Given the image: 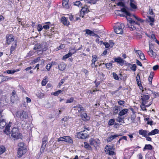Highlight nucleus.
<instances>
[{
    "instance_id": "obj_9",
    "label": "nucleus",
    "mask_w": 159,
    "mask_h": 159,
    "mask_svg": "<svg viewBox=\"0 0 159 159\" xmlns=\"http://www.w3.org/2000/svg\"><path fill=\"white\" fill-rule=\"evenodd\" d=\"M141 97L142 103L143 104H146L148 102L150 98L149 95L148 94H142Z\"/></svg>"
},
{
    "instance_id": "obj_56",
    "label": "nucleus",
    "mask_w": 159,
    "mask_h": 159,
    "mask_svg": "<svg viewBox=\"0 0 159 159\" xmlns=\"http://www.w3.org/2000/svg\"><path fill=\"white\" fill-rule=\"evenodd\" d=\"M113 77L114 79L116 80H118L119 77L117 75L115 72H113L112 73Z\"/></svg>"
},
{
    "instance_id": "obj_31",
    "label": "nucleus",
    "mask_w": 159,
    "mask_h": 159,
    "mask_svg": "<svg viewBox=\"0 0 159 159\" xmlns=\"http://www.w3.org/2000/svg\"><path fill=\"white\" fill-rule=\"evenodd\" d=\"M119 107L118 106H115L113 108V113L115 114H117L119 111Z\"/></svg>"
},
{
    "instance_id": "obj_58",
    "label": "nucleus",
    "mask_w": 159,
    "mask_h": 159,
    "mask_svg": "<svg viewBox=\"0 0 159 159\" xmlns=\"http://www.w3.org/2000/svg\"><path fill=\"white\" fill-rule=\"evenodd\" d=\"M43 29H44L46 30L48 29L50 27V25L48 24H46L45 25L43 26Z\"/></svg>"
},
{
    "instance_id": "obj_32",
    "label": "nucleus",
    "mask_w": 159,
    "mask_h": 159,
    "mask_svg": "<svg viewBox=\"0 0 159 159\" xmlns=\"http://www.w3.org/2000/svg\"><path fill=\"white\" fill-rule=\"evenodd\" d=\"M6 123L4 120L2 119L0 121V128H3L6 125Z\"/></svg>"
},
{
    "instance_id": "obj_33",
    "label": "nucleus",
    "mask_w": 159,
    "mask_h": 159,
    "mask_svg": "<svg viewBox=\"0 0 159 159\" xmlns=\"http://www.w3.org/2000/svg\"><path fill=\"white\" fill-rule=\"evenodd\" d=\"M130 5L131 8L133 9H135L137 8V6L135 4L134 1H130Z\"/></svg>"
},
{
    "instance_id": "obj_7",
    "label": "nucleus",
    "mask_w": 159,
    "mask_h": 159,
    "mask_svg": "<svg viewBox=\"0 0 159 159\" xmlns=\"http://www.w3.org/2000/svg\"><path fill=\"white\" fill-rule=\"evenodd\" d=\"M105 151L107 154H108L110 155H113L115 154L112 146L107 145L105 148Z\"/></svg>"
},
{
    "instance_id": "obj_41",
    "label": "nucleus",
    "mask_w": 159,
    "mask_h": 159,
    "mask_svg": "<svg viewBox=\"0 0 159 159\" xmlns=\"http://www.w3.org/2000/svg\"><path fill=\"white\" fill-rule=\"evenodd\" d=\"M136 78L137 84L139 86H140L141 84V83L140 81V76L138 74L137 75Z\"/></svg>"
},
{
    "instance_id": "obj_59",
    "label": "nucleus",
    "mask_w": 159,
    "mask_h": 159,
    "mask_svg": "<svg viewBox=\"0 0 159 159\" xmlns=\"http://www.w3.org/2000/svg\"><path fill=\"white\" fill-rule=\"evenodd\" d=\"M76 51L75 50L74 48L70 50L69 51V53H71V56L73 54H74L75 52H76Z\"/></svg>"
},
{
    "instance_id": "obj_37",
    "label": "nucleus",
    "mask_w": 159,
    "mask_h": 159,
    "mask_svg": "<svg viewBox=\"0 0 159 159\" xmlns=\"http://www.w3.org/2000/svg\"><path fill=\"white\" fill-rule=\"evenodd\" d=\"M74 5L77 6L78 7H82V3L80 1H76L75 2H74Z\"/></svg>"
},
{
    "instance_id": "obj_46",
    "label": "nucleus",
    "mask_w": 159,
    "mask_h": 159,
    "mask_svg": "<svg viewBox=\"0 0 159 159\" xmlns=\"http://www.w3.org/2000/svg\"><path fill=\"white\" fill-rule=\"evenodd\" d=\"M5 151V148L3 146L0 147V155L3 153Z\"/></svg>"
},
{
    "instance_id": "obj_26",
    "label": "nucleus",
    "mask_w": 159,
    "mask_h": 159,
    "mask_svg": "<svg viewBox=\"0 0 159 159\" xmlns=\"http://www.w3.org/2000/svg\"><path fill=\"white\" fill-rule=\"evenodd\" d=\"M64 141L66 142L71 143L72 142V140L71 138L69 136H64Z\"/></svg>"
},
{
    "instance_id": "obj_2",
    "label": "nucleus",
    "mask_w": 159,
    "mask_h": 159,
    "mask_svg": "<svg viewBox=\"0 0 159 159\" xmlns=\"http://www.w3.org/2000/svg\"><path fill=\"white\" fill-rule=\"evenodd\" d=\"M16 117L20 120L25 121L28 118L27 113L25 111L20 110L17 111L16 114Z\"/></svg>"
},
{
    "instance_id": "obj_50",
    "label": "nucleus",
    "mask_w": 159,
    "mask_h": 159,
    "mask_svg": "<svg viewBox=\"0 0 159 159\" xmlns=\"http://www.w3.org/2000/svg\"><path fill=\"white\" fill-rule=\"evenodd\" d=\"M99 0H88V2L91 4H95Z\"/></svg>"
},
{
    "instance_id": "obj_61",
    "label": "nucleus",
    "mask_w": 159,
    "mask_h": 159,
    "mask_svg": "<svg viewBox=\"0 0 159 159\" xmlns=\"http://www.w3.org/2000/svg\"><path fill=\"white\" fill-rule=\"evenodd\" d=\"M57 139V141L58 142H59L60 141H64V136L60 137L59 138H58Z\"/></svg>"
},
{
    "instance_id": "obj_12",
    "label": "nucleus",
    "mask_w": 159,
    "mask_h": 159,
    "mask_svg": "<svg viewBox=\"0 0 159 159\" xmlns=\"http://www.w3.org/2000/svg\"><path fill=\"white\" fill-rule=\"evenodd\" d=\"M41 47L40 45L37 44L35 45L34 48V50H38L37 51V53L39 55L42 54L43 52L42 48H41Z\"/></svg>"
},
{
    "instance_id": "obj_44",
    "label": "nucleus",
    "mask_w": 159,
    "mask_h": 159,
    "mask_svg": "<svg viewBox=\"0 0 159 159\" xmlns=\"http://www.w3.org/2000/svg\"><path fill=\"white\" fill-rule=\"evenodd\" d=\"M71 56V53H68V54L64 55L62 57L63 60H66Z\"/></svg>"
},
{
    "instance_id": "obj_48",
    "label": "nucleus",
    "mask_w": 159,
    "mask_h": 159,
    "mask_svg": "<svg viewBox=\"0 0 159 159\" xmlns=\"http://www.w3.org/2000/svg\"><path fill=\"white\" fill-rule=\"evenodd\" d=\"M134 24H131L128 25H129V27L130 28V30H134L136 29V27L135 26H134Z\"/></svg>"
},
{
    "instance_id": "obj_42",
    "label": "nucleus",
    "mask_w": 159,
    "mask_h": 159,
    "mask_svg": "<svg viewBox=\"0 0 159 159\" xmlns=\"http://www.w3.org/2000/svg\"><path fill=\"white\" fill-rule=\"evenodd\" d=\"M115 122V119H112L109 120L108 122V124L110 126L114 124Z\"/></svg>"
},
{
    "instance_id": "obj_16",
    "label": "nucleus",
    "mask_w": 159,
    "mask_h": 159,
    "mask_svg": "<svg viewBox=\"0 0 159 159\" xmlns=\"http://www.w3.org/2000/svg\"><path fill=\"white\" fill-rule=\"evenodd\" d=\"M17 46V41H15L12 44L10 48V53L11 54L12 53L13 51L15 50Z\"/></svg>"
},
{
    "instance_id": "obj_11",
    "label": "nucleus",
    "mask_w": 159,
    "mask_h": 159,
    "mask_svg": "<svg viewBox=\"0 0 159 159\" xmlns=\"http://www.w3.org/2000/svg\"><path fill=\"white\" fill-rule=\"evenodd\" d=\"M81 116L82 119L84 121L89 120L90 119V117L87 115L86 113L83 112L81 113Z\"/></svg>"
},
{
    "instance_id": "obj_22",
    "label": "nucleus",
    "mask_w": 159,
    "mask_h": 159,
    "mask_svg": "<svg viewBox=\"0 0 159 159\" xmlns=\"http://www.w3.org/2000/svg\"><path fill=\"white\" fill-rule=\"evenodd\" d=\"M125 151L124 154L125 156L126 155V153H128V157H129L134 152L133 150L129 151L127 149H125ZM126 157H127V156H126Z\"/></svg>"
},
{
    "instance_id": "obj_20",
    "label": "nucleus",
    "mask_w": 159,
    "mask_h": 159,
    "mask_svg": "<svg viewBox=\"0 0 159 159\" xmlns=\"http://www.w3.org/2000/svg\"><path fill=\"white\" fill-rule=\"evenodd\" d=\"M86 34L88 35H89L91 36H95L97 35L95 33H94L93 31L89 29H86L85 30Z\"/></svg>"
},
{
    "instance_id": "obj_52",
    "label": "nucleus",
    "mask_w": 159,
    "mask_h": 159,
    "mask_svg": "<svg viewBox=\"0 0 159 159\" xmlns=\"http://www.w3.org/2000/svg\"><path fill=\"white\" fill-rule=\"evenodd\" d=\"M105 65L107 69H111V68L112 64L111 63H107L105 64Z\"/></svg>"
},
{
    "instance_id": "obj_28",
    "label": "nucleus",
    "mask_w": 159,
    "mask_h": 159,
    "mask_svg": "<svg viewBox=\"0 0 159 159\" xmlns=\"http://www.w3.org/2000/svg\"><path fill=\"white\" fill-rule=\"evenodd\" d=\"M152 146L150 144H146L144 148H143V151L146 150H152Z\"/></svg>"
},
{
    "instance_id": "obj_54",
    "label": "nucleus",
    "mask_w": 159,
    "mask_h": 159,
    "mask_svg": "<svg viewBox=\"0 0 159 159\" xmlns=\"http://www.w3.org/2000/svg\"><path fill=\"white\" fill-rule=\"evenodd\" d=\"M6 72L8 74H13L15 73V71L14 70H7L6 71Z\"/></svg>"
},
{
    "instance_id": "obj_14",
    "label": "nucleus",
    "mask_w": 159,
    "mask_h": 159,
    "mask_svg": "<svg viewBox=\"0 0 159 159\" xmlns=\"http://www.w3.org/2000/svg\"><path fill=\"white\" fill-rule=\"evenodd\" d=\"M147 36L149 37L150 39L149 41L151 42L155 41L157 43V41H158L156 39L155 35L154 34H152L150 35H147Z\"/></svg>"
},
{
    "instance_id": "obj_47",
    "label": "nucleus",
    "mask_w": 159,
    "mask_h": 159,
    "mask_svg": "<svg viewBox=\"0 0 159 159\" xmlns=\"http://www.w3.org/2000/svg\"><path fill=\"white\" fill-rule=\"evenodd\" d=\"M16 92L15 91L13 90L12 93H11V100L12 101H14V98L15 97V95H16Z\"/></svg>"
},
{
    "instance_id": "obj_6",
    "label": "nucleus",
    "mask_w": 159,
    "mask_h": 159,
    "mask_svg": "<svg viewBox=\"0 0 159 159\" xmlns=\"http://www.w3.org/2000/svg\"><path fill=\"white\" fill-rule=\"evenodd\" d=\"M76 136L79 139H85L88 137V135L85 133V131H84L77 133L76 134Z\"/></svg>"
},
{
    "instance_id": "obj_38",
    "label": "nucleus",
    "mask_w": 159,
    "mask_h": 159,
    "mask_svg": "<svg viewBox=\"0 0 159 159\" xmlns=\"http://www.w3.org/2000/svg\"><path fill=\"white\" fill-rule=\"evenodd\" d=\"M114 60L115 61L119 63H123V60L120 57L116 58Z\"/></svg>"
},
{
    "instance_id": "obj_64",
    "label": "nucleus",
    "mask_w": 159,
    "mask_h": 159,
    "mask_svg": "<svg viewBox=\"0 0 159 159\" xmlns=\"http://www.w3.org/2000/svg\"><path fill=\"white\" fill-rule=\"evenodd\" d=\"M140 58L142 60H144L145 59V56L144 54L143 53L141 54L139 56Z\"/></svg>"
},
{
    "instance_id": "obj_34",
    "label": "nucleus",
    "mask_w": 159,
    "mask_h": 159,
    "mask_svg": "<svg viewBox=\"0 0 159 159\" xmlns=\"http://www.w3.org/2000/svg\"><path fill=\"white\" fill-rule=\"evenodd\" d=\"M46 141H43L41 147L40 148V151L42 152H43L44 149H45L46 145Z\"/></svg>"
},
{
    "instance_id": "obj_39",
    "label": "nucleus",
    "mask_w": 159,
    "mask_h": 159,
    "mask_svg": "<svg viewBox=\"0 0 159 159\" xmlns=\"http://www.w3.org/2000/svg\"><path fill=\"white\" fill-rule=\"evenodd\" d=\"M148 53L152 57H155V54L152 49H150L149 50L148 52Z\"/></svg>"
},
{
    "instance_id": "obj_57",
    "label": "nucleus",
    "mask_w": 159,
    "mask_h": 159,
    "mask_svg": "<svg viewBox=\"0 0 159 159\" xmlns=\"http://www.w3.org/2000/svg\"><path fill=\"white\" fill-rule=\"evenodd\" d=\"M84 147L87 149H89L90 147L89 144L87 142H85L84 143Z\"/></svg>"
},
{
    "instance_id": "obj_25",
    "label": "nucleus",
    "mask_w": 159,
    "mask_h": 159,
    "mask_svg": "<svg viewBox=\"0 0 159 159\" xmlns=\"http://www.w3.org/2000/svg\"><path fill=\"white\" fill-rule=\"evenodd\" d=\"M159 132V130L158 129H154L153 130H152L151 132L148 133V136L149 135H154L157 133Z\"/></svg>"
},
{
    "instance_id": "obj_10",
    "label": "nucleus",
    "mask_w": 159,
    "mask_h": 159,
    "mask_svg": "<svg viewBox=\"0 0 159 159\" xmlns=\"http://www.w3.org/2000/svg\"><path fill=\"white\" fill-rule=\"evenodd\" d=\"M27 150L25 148H18L17 152V156L18 157H21L26 152Z\"/></svg>"
},
{
    "instance_id": "obj_17",
    "label": "nucleus",
    "mask_w": 159,
    "mask_h": 159,
    "mask_svg": "<svg viewBox=\"0 0 159 159\" xmlns=\"http://www.w3.org/2000/svg\"><path fill=\"white\" fill-rule=\"evenodd\" d=\"M92 63L91 66L92 67H93L95 66V63L96 61L98 60V57L96 55H94L92 56Z\"/></svg>"
},
{
    "instance_id": "obj_18",
    "label": "nucleus",
    "mask_w": 159,
    "mask_h": 159,
    "mask_svg": "<svg viewBox=\"0 0 159 159\" xmlns=\"http://www.w3.org/2000/svg\"><path fill=\"white\" fill-rule=\"evenodd\" d=\"M147 131L146 130L141 129L139 131V134L142 135L144 137H146V136H148Z\"/></svg>"
},
{
    "instance_id": "obj_3",
    "label": "nucleus",
    "mask_w": 159,
    "mask_h": 159,
    "mask_svg": "<svg viewBox=\"0 0 159 159\" xmlns=\"http://www.w3.org/2000/svg\"><path fill=\"white\" fill-rule=\"evenodd\" d=\"M125 27L124 24L117 23L114 27V30L116 34H122L123 32V29Z\"/></svg>"
},
{
    "instance_id": "obj_63",
    "label": "nucleus",
    "mask_w": 159,
    "mask_h": 159,
    "mask_svg": "<svg viewBox=\"0 0 159 159\" xmlns=\"http://www.w3.org/2000/svg\"><path fill=\"white\" fill-rule=\"evenodd\" d=\"M117 5L119 6L124 7V4L123 2H120L117 4Z\"/></svg>"
},
{
    "instance_id": "obj_36",
    "label": "nucleus",
    "mask_w": 159,
    "mask_h": 159,
    "mask_svg": "<svg viewBox=\"0 0 159 159\" xmlns=\"http://www.w3.org/2000/svg\"><path fill=\"white\" fill-rule=\"evenodd\" d=\"M122 116L119 115L116 119V120L118 122L121 123L124 122V118H122Z\"/></svg>"
},
{
    "instance_id": "obj_19",
    "label": "nucleus",
    "mask_w": 159,
    "mask_h": 159,
    "mask_svg": "<svg viewBox=\"0 0 159 159\" xmlns=\"http://www.w3.org/2000/svg\"><path fill=\"white\" fill-rule=\"evenodd\" d=\"M128 109H124L119 112V115L121 116H123L128 113Z\"/></svg>"
},
{
    "instance_id": "obj_29",
    "label": "nucleus",
    "mask_w": 159,
    "mask_h": 159,
    "mask_svg": "<svg viewBox=\"0 0 159 159\" xmlns=\"http://www.w3.org/2000/svg\"><path fill=\"white\" fill-rule=\"evenodd\" d=\"M74 108H75L76 109L78 110V111L80 112V111L82 110H84V108L82 107V106L78 105L75 106L74 107Z\"/></svg>"
},
{
    "instance_id": "obj_15",
    "label": "nucleus",
    "mask_w": 159,
    "mask_h": 159,
    "mask_svg": "<svg viewBox=\"0 0 159 159\" xmlns=\"http://www.w3.org/2000/svg\"><path fill=\"white\" fill-rule=\"evenodd\" d=\"M62 23L65 25L68 26L70 25V22L67 20V19L65 17H62L61 18Z\"/></svg>"
},
{
    "instance_id": "obj_5",
    "label": "nucleus",
    "mask_w": 159,
    "mask_h": 159,
    "mask_svg": "<svg viewBox=\"0 0 159 159\" xmlns=\"http://www.w3.org/2000/svg\"><path fill=\"white\" fill-rule=\"evenodd\" d=\"M6 43L7 45L10 44L11 42H14L15 38L12 34H7L5 37Z\"/></svg>"
},
{
    "instance_id": "obj_13",
    "label": "nucleus",
    "mask_w": 159,
    "mask_h": 159,
    "mask_svg": "<svg viewBox=\"0 0 159 159\" xmlns=\"http://www.w3.org/2000/svg\"><path fill=\"white\" fill-rule=\"evenodd\" d=\"M66 67V65L63 62H61L60 63L58 66L59 69L61 71L64 70Z\"/></svg>"
},
{
    "instance_id": "obj_30",
    "label": "nucleus",
    "mask_w": 159,
    "mask_h": 159,
    "mask_svg": "<svg viewBox=\"0 0 159 159\" xmlns=\"http://www.w3.org/2000/svg\"><path fill=\"white\" fill-rule=\"evenodd\" d=\"M10 127L9 125H7L4 131V132L7 135L10 134Z\"/></svg>"
},
{
    "instance_id": "obj_1",
    "label": "nucleus",
    "mask_w": 159,
    "mask_h": 159,
    "mask_svg": "<svg viewBox=\"0 0 159 159\" xmlns=\"http://www.w3.org/2000/svg\"><path fill=\"white\" fill-rule=\"evenodd\" d=\"M121 11L125 13L127 16H133L134 18L138 21V22H135L133 20L130 18L126 17L127 20L129 22L130 24H136L139 25H140V23H142L144 21L143 20L141 19L139 17L135 16L134 15H131L127 11L125 7L121 9Z\"/></svg>"
},
{
    "instance_id": "obj_8",
    "label": "nucleus",
    "mask_w": 159,
    "mask_h": 159,
    "mask_svg": "<svg viewBox=\"0 0 159 159\" xmlns=\"http://www.w3.org/2000/svg\"><path fill=\"white\" fill-rule=\"evenodd\" d=\"M90 144L93 146L94 147L98 146L100 142V140L98 139H91L89 140Z\"/></svg>"
},
{
    "instance_id": "obj_21",
    "label": "nucleus",
    "mask_w": 159,
    "mask_h": 159,
    "mask_svg": "<svg viewBox=\"0 0 159 159\" xmlns=\"http://www.w3.org/2000/svg\"><path fill=\"white\" fill-rule=\"evenodd\" d=\"M119 135H120L118 134H115L113 135H111L107 138V140L108 142H110L114 139H115L116 137H118L119 136Z\"/></svg>"
},
{
    "instance_id": "obj_60",
    "label": "nucleus",
    "mask_w": 159,
    "mask_h": 159,
    "mask_svg": "<svg viewBox=\"0 0 159 159\" xmlns=\"http://www.w3.org/2000/svg\"><path fill=\"white\" fill-rule=\"evenodd\" d=\"M40 59V57H38L36 58L35 59H34L33 61V63H35L37 62L38 61H39Z\"/></svg>"
},
{
    "instance_id": "obj_24",
    "label": "nucleus",
    "mask_w": 159,
    "mask_h": 159,
    "mask_svg": "<svg viewBox=\"0 0 159 159\" xmlns=\"http://www.w3.org/2000/svg\"><path fill=\"white\" fill-rule=\"evenodd\" d=\"M151 103H150L148 104V105H146V104H143V103H142V104L140 105V107L141 108V109L143 111H146L147 109L146 108V107H148L150 106V105L151 104Z\"/></svg>"
},
{
    "instance_id": "obj_62",
    "label": "nucleus",
    "mask_w": 159,
    "mask_h": 159,
    "mask_svg": "<svg viewBox=\"0 0 159 159\" xmlns=\"http://www.w3.org/2000/svg\"><path fill=\"white\" fill-rule=\"evenodd\" d=\"M103 44L105 46V47L106 48H109L110 46V44L107 42L103 43Z\"/></svg>"
},
{
    "instance_id": "obj_40",
    "label": "nucleus",
    "mask_w": 159,
    "mask_h": 159,
    "mask_svg": "<svg viewBox=\"0 0 159 159\" xmlns=\"http://www.w3.org/2000/svg\"><path fill=\"white\" fill-rule=\"evenodd\" d=\"M153 72H151L148 78L149 84H151L152 83V81L153 77Z\"/></svg>"
},
{
    "instance_id": "obj_27",
    "label": "nucleus",
    "mask_w": 159,
    "mask_h": 159,
    "mask_svg": "<svg viewBox=\"0 0 159 159\" xmlns=\"http://www.w3.org/2000/svg\"><path fill=\"white\" fill-rule=\"evenodd\" d=\"M48 81V77L46 76L44 77V79H43L41 82L42 85V86H45L47 83Z\"/></svg>"
},
{
    "instance_id": "obj_23",
    "label": "nucleus",
    "mask_w": 159,
    "mask_h": 159,
    "mask_svg": "<svg viewBox=\"0 0 159 159\" xmlns=\"http://www.w3.org/2000/svg\"><path fill=\"white\" fill-rule=\"evenodd\" d=\"M69 0H63L62 2V5L66 8H68L69 7V6L68 4Z\"/></svg>"
},
{
    "instance_id": "obj_51",
    "label": "nucleus",
    "mask_w": 159,
    "mask_h": 159,
    "mask_svg": "<svg viewBox=\"0 0 159 159\" xmlns=\"http://www.w3.org/2000/svg\"><path fill=\"white\" fill-rule=\"evenodd\" d=\"M37 28L38 31L40 32L43 30V26L41 24H39L37 26Z\"/></svg>"
},
{
    "instance_id": "obj_45",
    "label": "nucleus",
    "mask_w": 159,
    "mask_h": 159,
    "mask_svg": "<svg viewBox=\"0 0 159 159\" xmlns=\"http://www.w3.org/2000/svg\"><path fill=\"white\" fill-rule=\"evenodd\" d=\"M4 77L2 79V82L7 81L8 80H11L12 78L11 77L7 78V76Z\"/></svg>"
},
{
    "instance_id": "obj_55",
    "label": "nucleus",
    "mask_w": 159,
    "mask_h": 159,
    "mask_svg": "<svg viewBox=\"0 0 159 159\" xmlns=\"http://www.w3.org/2000/svg\"><path fill=\"white\" fill-rule=\"evenodd\" d=\"M67 15L69 16V18L70 21H73L75 20L74 18V16L73 15Z\"/></svg>"
},
{
    "instance_id": "obj_53",
    "label": "nucleus",
    "mask_w": 159,
    "mask_h": 159,
    "mask_svg": "<svg viewBox=\"0 0 159 159\" xmlns=\"http://www.w3.org/2000/svg\"><path fill=\"white\" fill-rule=\"evenodd\" d=\"M131 69L134 71H135L136 70V66L135 64H133L131 65L130 67Z\"/></svg>"
},
{
    "instance_id": "obj_43",
    "label": "nucleus",
    "mask_w": 159,
    "mask_h": 159,
    "mask_svg": "<svg viewBox=\"0 0 159 159\" xmlns=\"http://www.w3.org/2000/svg\"><path fill=\"white\" fill-rule=\"evenodd\" d=\"M62 92V91L61 90H58L57 91L55 92L54 93H52V95H53L55 96H57L60 93H61Z\"/></svg>"
},
{
    "instance_id": "obj_4",
    "label": "nucleus",
    "mask_w": 159,
    "mask_h": 159,
    "mask_svg": "<svg viewBox=\"0 0 159 159\" xmlns=\"http://www.w3.org/2000/svg\"><path fill=\"white\" fill-rule=\"evenodd\" d=\"M11 136L16 139H19L21 138V135L17 128H14L12 129L11 130Z\"/></svg>"
},
{
    "instance_id": "obj_35",
    "label": "nucleus",
    "mask_w": 159,
    "mask_h": 159,
    "mask_svg": "<svg viewBox=\"0 0 159 159\" xmlns=\"http://www.w3.org/2000/svg\"><path fill=\"white\" fill-rule=\"evenodd\" d=\"M37 96L39 98H41L44 96V93L41 92H38L36 94Z\"/></svg>"
},
{
    "instance_id": "obj_49",
    "label": "nucleus",
    "mask_w": 159,
    "mask_h": 159,
    "mask_svg": "<svg viewBox=\"0 0 159 159\" xmlns=\"http://www.w3.org/2000/svg\"><path fill=\"white\" fill-rule=\"evenodd\" d=\"M74 100V98L73 97H71L70 99L67 100L66 103H71Z\"/></svg>"
}]
</instances>
